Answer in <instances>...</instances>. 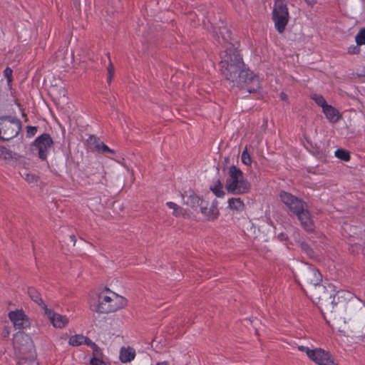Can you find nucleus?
Returning a JSON list of instances; mask_svg holds the SVG:
<instances>
[{
    "label": "nucleus",
    "instance_id": "f257e3e1",
    "mask_svg": "<svg viewBox=\"0 0 365 365\" xmlns=\"http://www.w3.org/2000/svg\"><path fill=\"white\" fill-rule=\"evenodd\" d=\"M217 36V43L221 46L220 66L222 75L227 81L240 89H245L251 93V77L248 69H245L242 56L237 48V41L232 37L231 31L226 27L219 29V32L214 31Z\"/></svg>",
    "mask_w": 365,
    "mask_h": 365
},
{
    "label": "nucleus",
    "instance_id": "f03ea898",
    "mask_svg": "<svg viewBox=\"0 0 365 365\" xmlns=\"http://www.w3.org/2000/svg\"><path fill=\"white\" fill-rule=\"evenodd\" d=\"M279 198L287 206L289 215L296 216L305 231L307 232L314 231L315 225L304 201L284 190L280 192Z\"/></svg>",
    "mask_w": 365,
    "mask_h": 365
},
{
    "label": "nucleus",
    "instance_id": "7ed1b4c3",
    "mask_svg": "<svg viewBox=\"0 0 365 365\" xmlns=\"http://www.w3.org/2000/svg\"><path fill=\"white\" fill-rule=\"evenodd\" d=\"M128 305L125 297L111 291L108 288L96 294V300L91 303V309L99 314H109L123 309Z\"/></svg>",
    "mask_w": 365,
    "mask_h": 365
},
{
    "label": "nucleus",
    "instance_id": "20e7f679",
    "mask_svg": "<svg viewBox=\"0 0 365 365\" xmlns=\"http://www.w3.org/2000/svg\"><path fill=\"white\" fill-rule=\"evenodd\" d=\"M272 15L277 31L279 34L284 33L289 20V13L287 4L283 0H275Z\"/></svg>",
    "mask_w": 365,
    "mask_h": 365
},
{
    "label": "nucleus",
    "instance_id": "39448f33",
    "mask_svg": "<svg viewBox=\"0 0 365 365\" xmlns=\"http://www.w3.org/2000/svg\"><path fill=\"white\" fill-rule=\"evenodd\" d=\"M318 303L326 309H331L339 303V292L335 291L332 284L319 286L316 291Z\"/></svg>",
    "mask_w": 365,
    "mask_h": 365
},
{
    "label": "nucleus",
    "instance_id": "423d86ee",
    "mask_svg": "<svg viewBox=\"0 0 365 365\" xmlns=\"http://www.w3.org/2000/svg\"><path fill=\"white\" fill-rule=\"evenodd\" d=\"M225 188L228 192L234 195L243 193L248 190L247 183L242 180V173L235 166H232L230 168Z\"/></svg>",
    "mask_w": 365,
    "mask_h": 365
},
{
    "label": "nucleus",
    "instance_id": "0eeeda50",
    "mask_svg": "<svg viewBox=\"0 0 365 365\" xmlns=\"http://www.w3.org/2000/svg\"><path fill=\"white\" fill-rule=\"evenodd\" d=\"M296 277L305 286H317L322 281V275L314 265L306 264L297 270Z\"/></svg>",
    "mask_w": 365,
    "mask_h": 365
},
{
    "label": "nucleus",
    "instance_id": "6e6552de",
    "mask_svg": "<svg viewBox=\"0 0 365 365\" xmlns=\"http://www.w3.org/2000/svg\"><path fill=\"white\" fill-rule=\"evenodd\" d=\"M21 128L20 120L11 117L0 118V138L9 140L16 137Z\"/></svg>",
    "mask_w": 365,
    "mask_h": 365
},
{
    "label": "nucleus",
    "instance_id": "1a4fd4ad",
    "mask_svg": "<svg viewBox=\"0 0 365 365\" xmlns=\"http://www.w3.org/2000/svg\"><path fill=\"white\" fill-rule=\"evenodd\" d=\"M13 345L20 356H31L34 354V346L31 337L24 332L19 331L13 337Z\"/></svg>",
    "mask_w": 365,
    "mask_h": 365
},
{
    "label": "nucleus",
    "instance_id": "9d476101",
    "mask_svg": "<svg viewBox=\"0 0 365 365\" xmlns=\"http://www.w3.org/2000/svg\"><path fill=\"white\" fill-rule=\"evenodd\" d=\"M53 145V140L49 134L43 133L38 136L33 144V151L37 152L41 160H46Z\"/></svg>",
    "mask_w": 365,
    "mask_h": 365
},
{
    "label": "nucleus",
    "instance_id": "9b49d317",
    "mask_svg": "<svg viewBox=\"0 0 365 365\" xmlns=\"http://www.w3.org/2000/svg\"><path fill=\"white\" fill-rule=\"evenodd\" d=\"M86 143L88 149L93 152L102 154L110 159H113L115 157V150L110 149L108 145L102 142L99 138L95 135H90L87 139Z\"/></svg>",
    "mask_w": 365,
    "mask_h": 365
},
{
    "label": "nucleus",
    "instance_id": "f8f14e48",
    "mask_svg": "<svg viewBox=\"0 0 365 365\" xmlns=\"http://www.w3.org/2000/svg\"><path fill=\"white\" fill-rule=\"evenodd\" d=\"M313 355L309 356V359L318 365H339L334 362V359L329 351L321 348H317L312 351Z\"/></svg>",
    "mask_w": 365,
    "mask_h": 365
},
{
    "label": "nucleus",
    "instance_id": "ddd939ff",
    "mask_svg": "<svg viewBox=\"0 0 365 365\" xmlns=\"http://www.w3.org/2000/svg\"><path fill=\"white\" fill-rule=\"evenodd\" d=\"M9 317L17 329H26L30 326V322L22 309H16L9 313Z\"/></svg>",
    "mask_w": 365,
    "mask_h": 365
},
{
    "label": "nucleus",
    "instance_id": "4468645a",
    "mask_svg": "<svg viewBox=\"0 0 365 365\" xmlns=\"http://www.w3.org/2000/svg\"><path fill=\"white\" fill-rule=\"evenodd\" d=\"M20 175L29 184H37L39 180V176L30 171L33 168L29 161H21L19 163Z\"/></svg>",
    "mask_w": 365,
    "mask_h": 365
},
{
    "label": "nucleus",
    "instance_id": "2eb2a0df",
    "mask_svg": "<svg viewBox=\"0 0 365 365\" xmlns=\"http://www.w3.org/2000/svg\"><path fill=\"white\" fill-rule=\"evenodd\" d=\"M199 207L201 213L206 217L207 220L214 221L217 219L220 215L217 203L215 202L210 203L208 201L204 200L202 201Z\"/></svg>",
    "mask_w": 365,
    "mask_h": 365
},
{
    "label": "nucleus",
    "instance_id": "dca6fc26",
    "mask_svg": "<svg viewBox=\"0 0 365 365\" xmlns=\"http://www.w3.org/2000/svg\"><path fill=\"white\" fill-rule=\"evenodd\" d=\"M45 313L48 315L51 322L56 328H63L69 322L68 319L66 316L61 315L53 312L51 310L46 309Z\"/></svg>",
    "mask_w": 365,
    "mask_h": 365
},
{
    "label": "nucleus",
    "instance_id": "f3484780",
    "mask_svg": "<svg viewBox=\"0 0 365 365\" xmlns=\"http://www.w3.org/2000/svg\"><path fill=\"white\" fill-rule=\"evenodd\" d=\"M322 112L325 115L326 118L331 123H337L341 118V115L338 110H336L331 105L325 106V108H324L322 110Z\"/></svg>",
    "mask_w": 365,
    "mask_h": 365
},
{
    "label": "nucleus",
    "instance_id": "a211bd4d",
    "mask_svg": "<svg viewBox=\"0 0 365 365\" xmlns=\"http://www.w3.org/2000/svg\"><path fill=\"white\" fill-rule=\"evenodd\" d=\"M135 356V351L133 348L122 347L120 351L119 359L122 363H128L134 359Z\"/></svg>",
    "mask_w": 365,
    "mask_h": 365
},
{
    "label": "nucleus",
    "instance_id": "6ab92c4d",
    "mask_svg": "<svg viewBox=\"0 0 365 365\" xmlns=\"http://www.w3.org/2000/svg\"><path fill=\"white\" fill-rule=\"evenodd\" d=\"M28 294L30 298L36 304L41 306V307L46 310L47 309L46 305L43 303V301L41 298V294L34 287H29L28 289Z\"/></svg>",
    "mask_w": 365,
    "mask_h": 365
},
{
    "label": "nucleus",
    "instance_id": "aec40b11",
    "mask_svg": "<svg viewBox=\"0 0 365 365\" xmlns=\"http://www.w3.org/2000/svg\"><path fill=\"white\" fill-rule=\"evenodd\" d=\"M229 207L237 211L242 210L244 209V203L240 198H230L228 200Z\"/></svg>",
    "mask_w": 365,
    "mask_h": 365
},
{
    "label": "nucleus",
    "instance_id": "412c9836",
    "mask_svg": "<svg viewBox=\"0 0 365 365\" xmlns=\"http://www.w3.org/2000/svg\"><path fill=\"white\" fill-rule=\"evenodd\" d=\"M203 200V199H200L195 194H192L190 195L187 199L186 204L192 208H196L197 207H200L202 201Z\"/></svg>",
    "mask_w": 365,
    "mask_h": 365
},
{
    "label": "nucleus",
    "instance_id": "4be33fe9",
    "mask_svg": "<svg viewBox=\"0 0 365 365\" xmlns=\"http://www.w3.org/2000/svg\"><path fill=\"white\" fill-rule=\"evenodd\" d=\"M19 365H38L34 354L31 356H19Z\"/></svg>",
    "mask_w": 365,
    "mask_h": 365
},
{
    "label": "nucleus",
    "instance_id": "5701e85b",
    "mask_svg": "<svg viewBox=\"0 0 365 365\" xmlns=\"http://www.w3.org/2000/svg\"><path fill=\"white\" fill-rule=\"evenodd\" d=\"M167 205L169 208L173 210V215L175 217L183 216L185 213V211L181 207L173 202H168Z\"/></svg>",
    "mask_w": 365,
    "mask_h": 365
},
{
    "label": "nucleus",
    "instance_id": "b1692460",
    "mask_svg": "<svg viewBox=\"0 0 365 365\" xmlns=\"http://www.w3.org/2000/svg\"><path fill=\"white\" fill-rule=\"evenodd\" d=\"M299 247L302 252H304L309 258L314 259L315 257L314 251L306 242H300Z\"/></svg>",
    "mask_w": 365,
    "mask_h": 365
},
{
    "label": "nucleus",
    "instance_id": "393cba45",
    "mask_svg": "<svg viewBox=\"0 0 365 365\" xmlns=\"http://www.w3.org/2000/svg\"><path fill=\"white\" fill-rule=\"evenodd\" d=\"M210 190L218 197H222L225 195L223 185L219 180L217 181L214 186L210 187Z\"/></svg>",
    "mask_w": 365,
    "mask_h": 365
},
{
    "label": "nucleus",
    "instance_id": "a878e982",
    "mask_svg": "<svg viewBox=\"0 0 365 365\" xmlns=\"http://www.w3.org/2000/svg\"><path fill=\"white\" fill-rule=\"evenodd\" d=\"M68 344L73 346H78L83 344V335L76 334L70 337Z\"/></svg>",
    "mask_w": 365,
    "mask_h": 365
},
{
    "label": "nucleus",
    "instance_id": "bb28decb",
    "mask_svg": "<svg viewBox=\"0 0 365 365\" xmlns=\"http://www.w3.org/2000/svg\"><path fill=\"white\" fill-rule=\"evenodd\" d=\"M334 156L339 160H349L350 153L346 150L339 148L335 150Z\"/></svg>",
    "mask_w": 365,
    "mask_h": 365
},
{
    "label": "nucleus",
    "instance_id": "cd10ccee",
    "mask_svg": "<svg viewBox=\"0 0 365 365\" xmlns=\"http://www.w3.org/2000/svg\"><path fill=\"white\" fill-rule=\"evenodd\" d=\"M312 99L319 106H320L322 110L325 106H327L329 104H327L326 100L324 98L320 95V94H313L312 96Z\"/></svg>",
    "mask_w": 365,
    "mask_h": 365
},
{
    "label": "nucleus",
    "instance_id": "c85d7f7f",
    "mask_svg": "<svg viewBox=\"0 0 365 365\" xmlns=\"http://www.w3.org/2000/svg\"><path fill=\"white\" fill-rule=\"evenodd\" d=\"M356 43L360 46L365 45V28L361 29L355 36Z\"/></svg>",
    "mask_w": 365,
    "mask_h": 365
},
{
    "label": "nucleus",
    "instance_id": "c756f323",
    "mask_svg": "<svg viewBox=\"0 0 365 365\" xmlns=\"http://www.w3.org/2000/svg\"><path fill=\"white\" fill-rule=\"evenodd\" d=\"M13 71L11 68L6 67L4 71V76L7 80L8 84L10 86L12 81Z\"/></svg>",
    "mask_w": 365,
    "mask_h": 365
},
{
    "label": "nucleus",
    "instance_id": "7c9ffc66",
    "mask_svg": "<svg viewBox=\"0 0 365 365\" xmlns=\"http://www.w3.org/2000/svg\"><path fill=\"white\" fill-rule=\"evenodd\" d=\"M360 45H351L348 48L347 52L351 55L358 54L360 52Z\"/></svg>",
    "mask_w": 365,
    "mask_h": 365
},
{
    "label": "nucleus",
    "instance_id": "2f4dec72",
    "mask_svg": "<svg viewBox=\"0 0 365 365\" xmlns=\"http://www.w3.org/2000/svg\"><path fill=\"white\" fill-rule=\"evenodd\" d=\"M252 94H253L255 91H257L260 88V86H259V78L257 76H254L252 74Z\"/></svg>",
    "mask_w": 365,
    "mask_h": 365
},
{
    "label": "nucleus",
    "instance_id": "473e14b6",
    "mask_svg": "<svg viewBox=\"0 0 365 365\" xmlns=\"http://www.w3.org/2000/svg\"><path fill=\"white\" fill-rule=\"evenodd\" d=\"M93 349V358L101 359L103 357V353L101 349L96 345Z\"/></svg>",
    "mask_w": 365,
    "mask_h": 365
},
{
    "label": "nucleus",
    "instance_id": "72a5a7b5",
    "mask_svg": "<svg viewBox=\"0 0 365 365\" xmlns=\"http://www.w3.org/2000/svg\"><path fill=\"white\" fill-rule=\"evenodd\" d=\"M37 132V128L36 126H27L26 133L27 137L31 138L36 135Z\"/></svg>",
    "mask_w": 365,
    "mask_h": 365
},
{
    "label": "nucleus",
    "instance_id": "f704fd0d",
    "mask_svg": "<svg viewBox=\"0 0 365 365\" xmlns=\"http://www.w3.org/2000/svg\"><path fill=\"white\" fill-rule=\"evenodd\" d=\"M298 349H299V351H304V352H306V354H307V356H308V357H309L310 354H311V355H313V352H312L313 349H309V347H307V346H299L298 347Z\"/></svg>",
    "mask_w": 365,
    "mask_h": 365
},
{
    "label": "nucleus",
    "instance_id": "c9c22d12",
    "mask_svg": "<svg viewBox=\"0 0 365 365\" xmlns=\"http://www.w3.org/2000/svg\"><path fill=\"white\" fill-rule=\"evenodd\" d=\"M91 365H106V363L103 361L101 359H97V358H92L91 359Z\"/></svg>",
    "mask_w": 365,
    "mask_h": 365
},
{
    "label": "nucleus",
    "instance_id": "e433bc0d",
    "mask_svg": "<svg viewBox=\"0 0 365 365\" xmlns=\"http://www.w3.org/2000/svg\"><path fill=\"white\" fill-rule=\"evenodd\" d=\"M83 344L91 346L92 349L94 348L97 344L93 342L88 337L83 336Z\"/></svg>",
    "mask_w": 365,
    "mask_h": 365
},
{
    "label": "nucleus",
    "instance_id": "4c0bfd02",
    "mask_svg": "<svg viewBox=\"0 0 365 365\" xmlns=\"http://www.w3.org/2000/svg\"><path fill=\"white\" fill-rule=\"evenodd\" d=\"M107 70H108V75L110 76H113L114 75V72H115V68H114V66L112 64V63L110 61V63L107 68Z\"/></svg>",
    "mask_w": 365,
    "mask_h": 365
},
{
    "label": "nucleus",
    "instance_id": "58836bf2",
    "mask_svg": "<svg viewBox=\"0 0 365 365\" xmlns=\"http://www.w3.org/2000/svg\"><path fill=\"white\" fill-rule=\"evenodd\" d=\"M277 238H278L280 241L283 242V241H286V240L288 239V237L287 236V235H286V234H284V233H283V232H281V233H279V234L278 235Z\"/></svg>",
    "mask_w": 365,
    "mask_h": 365
},
{
    "label": "nucleus",
    "instance_id": "ea45409f",
    "mask_svg": "<svg viewBox=\"0 0 365 365\" xmlns=\"http://www.w3.org/2000/svg\"><path fill=\"white\" fill-rule=\"evenodd\" d=\"M246 155H247V158H249V160H251L250 158V155H249V154L247 153V146L245 147V150L242 153V158H241V160H245Z\"/></svg>",
    "mask_w": 365,
    "mask_h": 365
},
{
    "label": "nucleus",
    "instance_id": "a19ab883",
    "mask_svg": "<svg viewBox=\"0 0 365 365\" xmlns=\"http://www.w3.org/2000/svg\"><path fill=\"white\" fill-rule=\"evenodd\" d=\"M279 98L283 101H288V96L285 93H284V92H281L280 93Z\"/></svg>",
    "mask_w": 365,
    "mask_h": 365
},
{
    "label": "nucleus",
    "instance_id": "79ce46f5",
    "mask_svg": "<svg viewBox=\"0 0 365 365\" xmlns=\"http://www.w3.org/2000/svg\"><path fill=\"white\" fill-rule=\"evenodd\" d=\"M9 330L8 328H5L4 329V330L2 331L1 332V336L4 337V338H6V337H8L9 336Z\"/></svg>",
    "mask_w": 365,
    "mask_h": 365
},
{
    "label": "nucleus",
    "instance_id": "37998d69",
    "mask_svg": "<svg viewBox=\"0 0 365 365\" xmlns=\"http://www.w3.org/2000/svg\"><path fill=\"white\" fill-rule=\"evenodd\" d=\"M70 240H71V242L73 243V246H75L76 245V237L74 235H71L70 236Z\"/></svg>",
    "mask_w": 365,
    "mask_h": 365
},
{
    "label": "nucleus",
    "instance_id": "c03bdc74",
    "mask_svg": "<svg viewBox=\"0 0 365 365\" xmlns=\"http://www.w3.org/2000/svg\"><path fill=\"white\" fill-rule=\"evenodd\" d=\"M156 365H170L169 362L168 361H163L160 362H158Z\"/></svg>",
    "mask_w": 365,
    "mask_h": 365
},
{
    "label": "nucleus",
    "instance_id": "a18cd8bd",
    "mask_svg": "<svg viewBox=\"0 0 365 365\" xmlns=\"http://www.w3.org/2000/svg\"><path fill=\"white\" fill-rule=\"evenodd\" d=\"M113 76H110V75L108 76L107 82L108 83V84H110L111 83Z\"/></svg>",
    "mask_w": 365,
    "mask_h": 365
},
{
    "label": "nucleus",
    "instance_id": "49530a36",
    "mask_svg": "<svg viewBox=\"0 0 365 365\" xmlns=\"http://www.w3.org/2000/svg\"><path fill=\"white\" fill-rule=\"evenodd\" d=\"M0 150H1V152L3 153H4V150H6V148L1 147V148H0Z\"/></svg>",
    "mask_w": 365,
    "mask_h": 365
},
{
    "label": "nucleus",
    "instance_id": "de8ad7c7",
    "mask_svg": "<svg viewBox=\"0 0 365 365\" xmlns=\"http://www.w3.org/2000/svg\"><path fill=\"white\" fill-rule=\"evenodd\" d=\"M242 162H243L245 164H246V165H249V164H250V163H247V161H245V160H243Z\"/></svg>",
    "mask_w": 365,
    "mask_h": 365
},
{
    "label": "nucleus",
    "instance_id": "09e8293b",
    "mask_svg": "<svg viewBox=\"0 0 365 365\" xmlns=\"http://www.w3.org/2000/svg\"><path fill=\"white\" fill-rule=\"evenodd\" d=\"M255 333H256V334H257V335H258V334H258V331H257V329H256Z\"/></svg>",
    "mask_w": 365,
    "mask_h": 365
}]
</instances>
